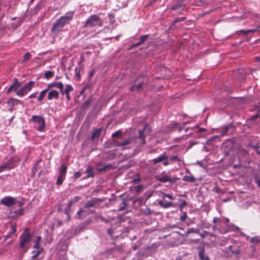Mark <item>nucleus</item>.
Wrapping results in <instances>:
<instances>
[{
    "instance_id": "obj_1",
    "label": "nucleus",
    "mask_w": 260,
    "mask_h": 260,
    "mask_svg": "<svg viewBox=\"0 0 260 260\" xmlns=\"http://www.w3.org/2000/svg\"><path fill=\"white\" fill-rule=\"evenodd\" d=\"M74 11L67 12L64 15L56 20L55 23L52 25L51 31L53 33H58L61 30L64 26L69 23L73 19Z\"/></svg>"
},
{
    "instance_id": "obj_2",
    "label": "nucleus",
    "mask_w": 260,
    "mask_h": 260,
    "mask_svg": "<svg viewBox=\"0 0 260 260\" xmlns=\"http://www.w3.org/2000/svg\"><path fill=\"white\" fill-rule=\"evenodd\" d=\"M229 222L228 218L223 220L219 218L214 217L213 220V222L214 223L213 226V230H217L221 234L228 233L230 230V226L228 225Z\"/></svg>"
},
{
    "instance_id": "obj_3",
    "label": "nucleus",
    "mask_w": 260,
    "mask_h": 260,
    "mask_svg": "<svg viewBox=\"0 0 260 260\" xmlns=\"http://www.w3.org/2000/svg\"><path fill=\"white\" fill-rule=\"evenodd\" d=\"M103 24V20L98 15L90 16L85 21L83 28H91L94 27H101Z\"/></svg>"
},
{
    "instance_id": "obj_4",
    "label": "nucleus",
    "mask_w": 260,
    "mask_h": 260,
    "mask_svg": "<svg viewBox=\"0 0 260 260\" xmlns=\"http://www.w3.org/2000/svg\"><path fill=\"white\" fill-rule=\"evenodd\" d=\"M20 245L19 246L22 249L26 248L25 250H27V246L31 240V236L28 231V228H25L19 237Z\"/></svg>"
},
{
    "instance_id": "obj_5",
    "label": "nucleus",
    "mask_w": 260,
    "mask_h": 260,
    "mask_svg": "<svg viewBox=\"0 0 260 260\" xmlns=\"http://www.w3.org/2000/svg\"><path fill=\"white\" fill-rule=\"evenodd\" d=\"M29 121L34 122L36 130L41 132L44 131L45 121L42 115H33Z\"/></svg>"
},
{
    "instance_id": "obj_6",
    "label": "nucleus",
    "mask_w": 260,
    "mask_h": 260,
    "mask_svg": "<svg viewBox=\"0 0 260 260\" xmlns=\"http://www.w3.org/2000/svg\"><path fill=\"white\" fill-rule=\"evenodd\" d=\"M133 140V138L129 137L122 141H119L117 140H114L113 141V143L117 147H122L123 149H125L127 148V146L131 143Z\"/></svg>"
},
{
    "instance_id": "obj_7",
    "label": "nucleus",
    "mask_w": 260,
    "mask_h": 260,
    "mask_svg": "<svg viewBox=\"0 0 260 260\" xmlns=\"http://www.w3.org/2000/svg\"><path fill=\"white\" fill-rule=\"evenodd\" d=\"M16 203V199L9 196L4 197L0 200L1 204L4 205L8 207L15 205Z\"/></svg>"
},
{
    "instance_id": "obj_8",
    "label": "nucleus",
    "mask_w": 260,
    "mask_h": 260,
    "mask_svg": "<svg viewBox=\"0 0 260 260\" xmlns=\"http://www.w3.org/2000/svg\"><path fill=\"white\" fill-rule=\"evenodd\" d=\"M165 172H163L161 174L156 175L155 176L156 180L162 183H166L167 182L172 183L174 182L173 179L171 178L169 176L164 175Z\"/></svg>"
},
{
    "instance_id": "obj_9",
    "label": "nucleus",
    "mask_w": 260,
    "mask_h": 260,
    "mask_svg": "<svg viewBox=\"0 0 260 260\" xmlns=\"http://www.w3.org/2000/svg\"><path fill=\"white\" fill-rule=\"evenodd\" d=\"M148 130V132L151 131L150 128L149 127L148 124H145L143 129L139 130V136L137 137L138 139H139L141 140V144L144 145L146 143L145 141V136L144 135V132Z\"/></svg>"
},
{
    "instance_id": "obj_10",
    "label": "nucleus",
    "mask_w": 260,
    "mask_h": 260,
    "mask_svg": "<svg viewBox=\"0 0 260 260\" xmlns=\"http://www.w3.org/2000/svg\"><path fill=\"white\" fill-rule=\"evenodd\" d=\"M18 104H23V103L21 101L14 99L13 98H11L9 99V100L7 102V104L8 105L9 108V110L10 111H12L13 110L14 106Z\"/></svg>"
},
{
    "instance_id": "obj_11",
    "label": "nucleus",
    "mask_w": 260,
    "mask_h": 260,
    "mask_svg": "<svg viewBox=\"0 0 260 260\" xmlns=\"http://www.w3.org/2000/svg\"><path fill=\"white\" fill-rule=\"evenodd\" d=\"M168 155L166 153L164 152L161 154L159 156L152 159L150 160V162L154 165H156L157 163L163 162L166 159H168Z\"/></svg>"
},
{
    "instance_id": "obj_12",
    "label": "nucleus",
    "mask_w": 260,
    "mask_h": 260,
    "mask_svg": "<svg viewBox=\"0 0 260 260\" xmlns=\"http://www.w3.org/2000/svg\"><path fill=\"white\" fill-rule=\"evenodd\" d=\"M48 93L47 95V99L49 101H51L53 99L57 100L59 98V92L54 89H52L48 91Z\"/></svg>"
},
{
    "instance_id": "obj_13",
    "label": "nucleus",
    "mask_w": 260,
    "mask_h": 260,
    "mask_svg": "<svg viewBox=\"0 0 260 260\" xmlns=\"http://www.w3.org/2000/svg\"><path fill=\"white\" fill-rule=\"evenodd\" d=\"M200 250L199 252V257L201 260H210L208 255L205 253V248L204 247L200 246L198 247Z\"/></svg>"
},
{
    "instance_id": "obj_14",
    "label": "nucleus",
    "mask_w": 260,
    "mask_h": 260,
    "mask_svg": "<svg viewBox=\"0 0 260 260\" xmlns=\"http://www.w3.org/2000/svg\"><path fill=\"white\" fill-rule=\"evenodd\" d=\"M94 168L92 166H87L85 172L87 174V176L84 177V179L87 178H93L94 177Z\"/></svg>"
},
{
    "instance_id": "obj_15",
    "label": "nucleus",
    "mask_w": 260,
    "mask_h": 260,
    "mask_svg": "<svg viewBox=\"0 0 260 260\" xmlns=\"http://www.w3.org/2000/svg\"><path fill=\"white\" fill-rule=\"evenodd\" d=\"M88 212L86 211L85 210L83 209H80V210L77 212L76 215L75 216V218L76 219H79L81 218H85L88 215Z\"/></svg>"
},
{
    "instance_id": "obj_16",
    "label": "nucleus",
    "mask_w": 260,
    "mask_h": 260,
    "mask_svg": "<svg viewBox=\"0 0 260 260\" xmlns=\"http://www.w3.org/2000/svg\"><path fill=\"white\" fill-rule=\"evenodd\" d=\"M74 88L73 86L70 84L66 85V91H65V95L66 96V98L68 101H70L71 100V98L70 95V92L73 91Z\"/></svg>"
},
{
    "instance_id": "obj_17",
    "label": "nucleus",
    "mask_w": 260,
    "mask_h": 260,
    "mask_svg": "<svg viewBox=\"0 0 260 260\" xmlns=\"http://www.w3.org/2000/svg\"><path fill=\"white\" fill-rule=\"evenodd\" d=\"M19 159H15V158H10L7 161V165L10 167V169L14 168L19 161Z\"/></svg>"
},
{
    "instance_id": "obj_18",
    "label": "nucleus",
    "mask_w": 260,
    "mask_h": 260,
    "mask_svg": "<svg viewBox=\"0 0 260 260\" xmlns=\"http://www.w3.org/2000/svg\"><path fill=\"white\" fill-rule=\"evenodd\" d=\"M182 180L188 183H193L196 181V178L192 175H185L182 178Z\"/></svg>"
},
{
    "instance_id": "obj_19",
    "label": "nucleus",
    "mask_w": 260,
    "mask_h": 260,
    "mask_svg": "<svg viewBox=\"0 0 260 260\" xmlns=\"http://www.w3.org/2000/svg\"><path fill=\"white\" fill-rule=\"evenodd\" d=\"M35 85V82L33 81H29L27 83H26L22 88L23 89L27 92L30 91Z\"/></svg>"
},
{
    "instance_id": "obj_20",
    "label": "nucleus",
    "mask_w": 260,
    "mask_h": 260,
    "mask_svg": "<svg viewBox=\"0 0 260 260\" xmlns=\"http://www.w3.org/2000/svg\"><path fill=\"white\" fill-rule=\"evenodd\" d=\"M158 203V205L161 207L164 208H167L170 207L174 206L173 203L170 202H167L166 203H164L162 201L159 200Z\"/></svg>"
},
{
    "instance_id": "obj_21",
    "label": "nucleus",
    "mask_w": 260,
    "mask_h": 260,
    "mask_svg": "<svg viewBox=\"0 0 260 260\" xmlns=\"http://www.w3.org/2000/svg\"><path fill=\"white\" fill-rule=\"evenodd\" d=\"M67 171V166L65 164H62L59 169L58 175L66 176Z\"/></svg>"
},
{
    "instance_id": "obj_22",
    "label": "nucleus",
    "mask_w": 260,
    "mask_h": 260,
    "mask_svg": "<svg viewBox=\"0 0 260 260\" xmlns=\"http://www.w3.org/2000/svg\"><path fill=\"white\" fill-rule=\"evenodd\" d=\"M102 129L101 128L94 130L92 133L91 139L93 140L95 138H99L101 134Z\"/></svg>"
},
{
    "instance_id": "obj_23",
    "label": "nucleus",
    "mask_w": 260,
    "mask_h": 260,
    "mask_svg": "<svg viewBox=\"0 0 260 260\" xmlns=\"http://www.w3.org/2000/svg\"><path fill=\"white\" fill-rule=\"evenodd\" d=\"M16 226L15 224H12L10 227V231L9 232L8 234L6 235L5 237L9 238L11 236V235L14 234L16 231Z\"/></svg>"
},
{
    "instance_id": "obj_24",
    "label": "nucleus",
    "mask_w": 260,
    "mask_h": 260,
    "mask_svg": "<svg viewBox=\"0 0 260 260\" xmlns=\"http://www.w3.org/2000/svg\"><path fill=\"white\" fill-rule=\"evenodd\" d=\"M91 102V99H89L86 101L81 106V108L82 110L86 111L89 108V106Z\"/></svg>"
},
{
    "instance_id": "obj_25",
    "label": "nucleus",
    "mask_w": 260,
    "mask_h": 260,
    "mask_svg": "<svg viewBox=\"0 0 260 260\" xmlns=\"http://www.w3.org/2000/svg\"><path fill=\"white\" fill-rule=\"evenodd\" d=\"M230 128H233L232 125H229L223 127L221 132V136L227 135L229 134V131Z\"/></svg>"
},
{
    "instance_id": "obj_26",
    "label": "nucleus",
    "mask_w": 260,
    "mask_h": 260,
    "mask_svg": "<svg viewBox=\"0 0 260 260\" xmlns=\"http://www.w3.org/2000/svg\"><path fill=\"white\" fill-rule=\"evenodd\" d=\"M112 168V166L110 164H107L102 168H100L99 167L98 168V170L100 172H106L107 171L110 170Z\"/></svg>"
},
{
    "instance_id": "obj_27",
    "label": "nucleus",
    "mask_w": 260,
    "mask_h": 260,
    "mask_svg": "<svg viewBox=\"0 0 260 260\" xmlns=\"http://www.w3.org/2000/svg\"><path fill=\"white\" fill-rule=\"evenodd\" d=\"M21 86V83H19L16 78L15 79V82L12 84L10 87H12L13 91H16L17 89Z\"/></svg>"
},
{
    "instance_id": "obj_28",
    "label": "nucleus",
    "mask_w": 260,
    "mask_h": 260,
    "mask_svg": "<svg viewBox=\"0 0 260 260\" xmlns=\"http://www.w3.org/2000/svg\"><path fill=\"white\" fill-rule=\"evenodd\" d=\"M48 91V89L47 88L43 90L42 91H41V92L40 93V95L39 96V97L38 98V101L39 102H42V101L43 100L45 94Z\"/></svg>"
},
{
    "instance_id": "obj_29",
    "label": "nucleus",
    "mask_w": 260,
    "mask_h": 260,
    "mask_svg": "<svg viewBox=\"0 0 260 260\" xmlns=\"http://www.w3.org/2000/svg\"><path fill=\"white\" fill-rule=\"evenodd\" d=\"M143 83L142 82H141L140 83H138L137 85H133L130 89V90L131 91H135V90H137V91H139L140 90L141 88L142 87V86H143Z\"/></svg>"
},
{
    "instance_id": "obj_30",
    "label": "nucleus",
    "mask_w": 260,
    "mask_h": 260,
    "mask_svg": "<svg viewBox=\"0 0 260 260\" xmlns=\"http://www.w3.org/2000/svg\"><path fill=\"white\" fill-rule=\"evenodd\" d=\"M62 83L61 82H54V83H51L47 85V89L49 91L51 88L52 87H56L58 88V85L59 84H62Z\"/></svg>"
},
{
    "instance_id": "obj_31",
    "label": "nucleus",
    "mask_w": 260,
    "mask_h": 260,
    "mask_svg": "<svg viewBox=\"0 0 260 260\" xmlns=\"http://www.w3.org/2000/svg\"><path fill=\"white\" fill-rule=\"evenodd\" d=\"M96 203V201H95L94 200L89 201L87 202V203L85 205L84 209H85L86 208L92 207L95 205Z\"/></svg>"
},
{
    "instance_id": "obj_32",
    "label": "nucleus",
    "mask_w": 260,
    "mask_h": 260,
    "mask_svg": "<svg viewBox=\"0 0 260 260\" xmlns=\"http://www.w3.org/2000/svg\"><path fill=\"white\" fill-rule=\"evenodd\" d=\"M66 176H61L58 175L57 179L56 181V184L58 185H60L62 183L63 180L65 179Z\"/></svg>"
},
{
    "instance_id": "obj_33",
    "label": "nucleus",
    "mask_w": 260,
    "mask_h": 260,
    "mask_svg": "<svg viewBox=\"0 0 260 260\" xmlns=\"http://www.w3.org/2000/svg\"><path fill=\"white\" fill-rule=\"evenodd\" d=\"M41 240V236H38L37 239L35 241V245H34V248L36 249H40L41 247L40 246V242Z\"/></svg>"
},
{
    "instance_id": "obj_34",
    "label": "nucleus",
    "mask_w": 260,
    "mask_h": 260,
    "mask_svg": "<svg viewBox=\"0 0 260 260\" xmlns=\"http://www.w3.org/2000/svg\"><path fill=\"white\" fill-rule=\"evenodd\" d=\"M54 74V71H46L44 74V77L46 79H49L51 77H53Z\"/></svg>"
},
{
    "instance_id": "obj_35",
    "label": "nucleus",
    "mask_w": 260,
    "mask_h": 260,
    "mask_svg": "<svg viewBox=\"0 0 260 260\" xmlns=\"http://www.w3.org/2000/svg\"><path fill=\"white\" fill-rule=\"evenodd\" d=\"M259 28V27H257V28H254V29H247V30H241L240 31V32H242V33H243L244 34H246L248 32H252V33H254L255 32H256V31H257L258 30V28Z\"/></svg>"
},
{
    "instance_id": "obj_36",
    "label": "nucleus",
    "mask_w": 260,
    "mask_h": 260,
    "mask_svg": "<svg viewBox=\"0 0 260 260\" xmlns=\"http://www.w3.org/2000/svg\"><path fill=\"white\" fill-rule=\"evenodd\" d=\"M10 169V167H9L8 165H7V162L0 166V172H3L5 170H9Z\"/></svg>"
},
{
    "instance_id": "obj_37",
    "label": "nucleus",
    "mask_w": 260,
    "mask_h": 260,
    "mask_svg": "<svg viewBox=\"0 0 260 260\" xmlns=\"http://www.w3.org/2000/svg\"><path fill=\"white\" fill-rule=\"evenodd\" d=\"M181 161V159L179 158L177 155L172 156L170 158V161H171V163L175 162V161Z\"/></svg>"
},
{
    "instance_id": "obj_38",
    "label": "nucleus",
    "mask_w": 260,
    "mask_h": 260,
    "mask_svg": "<svg viewBox=\"0 0 260 260\" xmlns=\"http://www.w3.org/2000/svg\"><path fill=\"white\" fill-rule=\"evenodd\" d=\"M27 92L22 87L21 89L17 91L16 94L19 96H23Z\"/></svg>"
},
{
    "instance_id": "obj_39",
    "label": "nucleus",
    "mask_w": 260,
    "mask_h": 260,
    "mask_svg": "<svg viewBox=\"0 0 260 260\" xmlns=\"http://www.w3.org/2000/svg\"><path fill=\"white\" fill-rule=\"evenodd\" d=\"M149 35H145L140 36V43H143L146 41V40L147 39V38L149 37Z\"/></svg>"
},
{
    "instance_id": "obj_40",
    "label": "nucleus",
    "mask_w": 260,
    "mask_h": 260,
    "mask_svg": "<svg viewBox=\"0 0 260 260\" xmlns=\"http://www.w3.org/2000/svg\"><path fill=\"white\" fill-rule=\"evenodd\" d=\"M58 89H59L60 90L61 94L62 95L65 94L66 88L65 89L63 88V87H64L63 84V83L59 84L58 85Z\"/></svg>"
},
{
    "instance_id": "obj_41",
    "label": "nucleus",
    "mask_w": 260,
    "mask_h": 260,
    "mask_svg": "<svg viewBox=\"0 0 260 260\" xmlns=\"http://www.w3.org/2000/svg\"><path fill=\"white\" fill-rule=\"evenodd\" d=\"M107 233L109 235L111 236L112 238H114V229L113 228H109L107 230Z\"/></svg>"
},
{
    "instance_id": "obj_42",
    "label": "nucleus",
    "mask_w": 260,
    "mask_h": 260,
    "mask_svg": "<svg viewBox=\"0 0 260 260\" xmlns=\"http://www.w3.org/2000/svg\"><path fill=\"white\" fill-rule=\"evenodd\" d=\"M121 132L120 131H117L114 133L112 134V136L113 138H120L121 137Z\"/></svg>"
},
{
    "instance_id": "obj_43",
    "label": "nucleus",
    "mask_w": 260,
    "mask_h": 260,
    "mask_svg": "<svg viewBox=\"0 0 260 260\" xmlns=\"http://www.w3.org/2000/svg\"><path fill=\"white\" fill-rule=\"evenodd\" d=\"M161 193L162 195V198L167 197V198H169L170 200H174V198L173 197V196L171 194H167V193H164L163 192H161Z\"/></svg>"
},
{
    "instance_id": "obj_44",
    "label": "nucleus",
    "mask_w": 260,
    "mask_h": 260,
    "mask_svg": "<svg viewBox=\"0 0 260 260\" xmlns=\"http://www.w3.org/2000/svg\"><path fill=\"white\" fill-rule=\"evenodd\" d=\"M250 242L252 243H257L259 242V238L257 236L252 237L251 239Z\"/></svg>"
},
{
    "instance_id": "obj_45",
    "label": "nucleus",
    "mask_w": 260,
    "mask_h": 260,
    "mask_svg": "<svg viewBox=\"0 0 260 260\" xmlns=\"http://www.w3.org/2000/svg\"><path fill=\"white\" fill-rule=\"evenodd\" d=\"M198 232H199V230L198 229H195L194 228L189 229L187 230V234H190V233H198Z\"/></svg>"
},
{
    "instance_id": "obj_46",
    "label": "nucleus",
    "mask_w": 260,
    "mask_h": 260,
    "mask_svg": "<svg viewBox=\"0 0 260 260\" xmlns=\"http://www.w3.org/2000/svg\"><path fill=\"white\" fill-rule=\"evenodd\" d=\"M31 55L29 52L26 53L24 55L23 61H26L29 60L30 58Z\"/></svg>"
},
{
    "instance_id": "obj_47",
    "label": "nucleus",
    "mask_w": 260,
    "mask_h": 260,
    "mask_svg": "<svg viewBox=\"0 0 260 260\" xmlns=\"http://www.w3.org/2000/svg\"><path fill=\"white\" fill-rule=\"evenodd\" d=\"M180 202H181V203L179 205V207L180 208L182 209L186 206L187 203L185 200H180Z\"/></svg>"
},
{
    "instance_id": "obj_48",
    "label": "nucleus",
    "mask_w": 260,
    "mask_h": 260,
    "mask_svg": "<svg viewBox=\"0 0 260 260\" xmlns=\"http://www.w3.org/2000/svg\"><path fill=\"white\" fill-rule=\"evenodd\" d=\"M81 175H82V173L80 172H79V171L76 172L74 174V177L75 179H78L79 177H80L81 176Z\"/></svg>"
},
{
    "instance_id": "obj_49",
    "label": "nucleus",
    "mask_w": 260,
    "mask_h": 260,
    "mask_svg": "<svg viewBox=\"0 0 260 260\" xmlns=\"http://www.w3.org/2000/svg\"><path fill=\"white\" fill-rule=\"evenodd\" d=\"M187 217V213L186 212H184L183 214L180 217V220L181 221H184L186 219Z\"/></svg>"
},
{
    "instance_id": "obj_50",
    "label": "nucleus",
    "mask_w": 260,
    "mask_h": 260,
    "mask_svg": "<svg viewBox=\"0 0 260 260\" xmlns=\"http://www.w3.org/2000/svg\"><path fill=\"white\" fill-rule=\"evenodd\" d=\"M181 6L180 5V4H177L171 7V9L173 10H177L179 9V8L181 7Z\"/></svg>"
},
{
    "instance_id": "obj_51",
    "label": "nucleus",
    "mask_w": 260,
    "mask_h": 260,
    "mask_svg": "<svg viewBox=\"0 0 260 260\" xmlns=\"http://www.w3.org/2000/svg\"><path fill=\"white\" fill-rule=\"evenodd\" d=\"M126 206V203L125 202H122L120 204V208L119 209V211H122L124 209L125 207Z\"/></svg>"
},
{
    "instance_id": "obj_52",
    "label": "nucleus",
    "mask_w": 260,
    "mask_h": 260,
    "mask_svg": "<svg viewBox=\"0 0 260 260\" xmlns=\"http://www.w3.org/2000/svg\"><path fill=\"white\" fill-rule=\"evenodd\" d=\"M75 74H76V76L78 78V79H79L80 78V69L78 68H76L75 69Z\"/></svg>"
},
{
    "instance_id": "obj_53",
    "label": "nucleus",
    "mask_w": 260,
    "mask_h": 260,
    "mask_svg": "<svg viewBox=\"0 0 260 260\" xmlns=\"http://www.w3.org/2000/svg\"><path fill=\"white\" fill-rule=\"evenodd\" d=\"M179 124L178 123L175 122L172 124V129L173 130H176L177 129L178 126H179Z\"/></svg>"
},
{
    "instance_id": "obj_54",
    "label": "nucleus",
    "mask_w": 260,
    "mask_h": 260,
    "mask_svg": "<svg viewBox=\"0 0 260 260\" xmlns=\"http://www.w3.org/2000/svg\"><path fill=\"white\" fill-rule=\"evenodd\" d=\"M171 161H170V159H165V160H164L163 161V165L165 166H168L169 165H170L171 164Z\"/></svg>"
},
{
    "instance_id": "obj_55",
    "label": "nucleus",
    "mask_w": 260,
    "mask_h": 260,
    "mask_svg": "<svg viewBox=\"0 0 260 260\" xmlns=\"http://www.w3.org/2000/svg\"><path fill=\"white\" fill-rule=\"evenodd\" d=\"M184 17H181V18H176L175 21H174V23L182 21L184 20Z\"/></svg>"
},
{
    "instance_id": "obj_56",
    "label": "nucleus",
    "mask_w": 260,
    "mask_h": 260,
    "mask_svg": "<svg viewBox=\"0 0 260 260\" xmlns=\"http://www.w3.org/2000/svg\"><path fill=\"white\" fill-rule=\"evenodd\" d=\"M94 74H95V71L94 70L91 71L90 72V73H89V78L91 79L93 76Z\"/></svg>"
},
{
    "instance_id": "obj_57",
    "label": "nucleus",
    "mask_w": 260,
    "mask_h": 260,
    "mask_svg": "<svg viewBox=\"0 0 260 260\" xmlns=\"http://www.w3.org/2000/svg\"><path fill=\"white\" fill-rule=\"evenodd\" d=\"M80 199H81L80 197L76 196L74 198V199H73L72 200H73L74 202L75 203L76 202H78Z\"/></svg>"
},
{
    "instance_id": "obj_58",
    "label": "nucleus",
    "mask_w": 260,
    "mask_h": 260,
    "mask_svg": "<svg viewBox=\"0 0 260 260\" xmlns=\"http://www.w3.org/2000/svg\"><path fill=\"white\" fill-rule=\"evenodd\" d=\"M231 252L235 254H239L240 253V251L238 249H236L234 250H231Z\"/></svg>"
},
{
    "instance_id": "obj_59",
    "label": "nucleus",
    "mask_w": 260,
    "mask_h": 260,
    "mask_svg": "<svg viewBox=\"0 0 260 260\" xmlns=\"http://www.w3.org/2000/svg\"><path fill=\"white\" fill-rule=\"evenodd\" d=\"M75 203L74 202L73 200H71L69 201L68 203V207L69 208V210H70V207L73 204H74Z\"/></svg>"
},
{
    "instance_id": "obj_60",
    "label": "nucleus",
    "mask_w": 260,
    "mask_h": 260,
    "mask_svg": "<svg viewBox=\"0 0 260 260\" xmlns=\"http://www.w3.org/2000/svg\"><path fill=\"white\" fill-rule=\"evenodd\" d=\"M37 92L33 93L28 96L29 99L35 98L36 97Z\"/></svg>"
},
{
    "instance_id": "obj_61",
    "label": "nucleus",
    "mask_w": 260,
    "mask_h": 260,
    "mask_svg": "<svg viewBox=\"0 0 260 260\" xmlns=\"http://www.w3.org/2000/svg\"><path fill=\"white\" fill-rule=\"evenodd\" d=\"M38 249V250L35 253V254L37 255V256L40 254V253L41 252V251H42L43 250V248H40V249Z\"/></svg>"
},
{
    "instance_id": "obj_62",
    "label": "nucleus",
    "mask_w": 260,
    "mask_h": 260,
    "mask_svg": "<svg viewBox=\"0 0 260 260\" xmlns=\"http://www.w3.org/2000/svg\"><path fill=\"white\" fill-rule=\"evenodd\" d=\"M142 44V43H140V41L137 42V43L136 44H133L132 46V47L133 48V47H138V46Z\"/></svg>"
},
{
    "instance_id": "obj_63",
    "label": "nucleus",
    "mask_w": 260,
    "mask_h": 260,
    "mask_svg": "<svg viewBox=\"0 0 260 260\" xmlns=\"http://www.w3.org/2000/svg\"><path fill=\"white\" fill-rule=\"evenodd\" d=\"M258 117V114L255 115L251 118V119L252 120H255Z\"/></svg>"
},
{
    "instance_id": "obj_64",
    "label": "nucleus",
    "mask_w": 260,
    "mask_h": 260,
    "mask_svg": "<svg viewBox=\"0 0 260 260\" xmlns=\"http://www.w3.org/2000/svg\"><path fill=\"white\" fill-rule=\"evenodd\" d=\"M255 151L257 153L260 154V147H257L255 149Z\"/></svg>"
}]
</instances>
